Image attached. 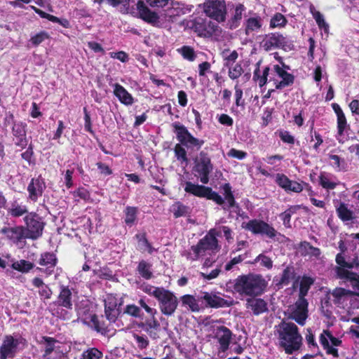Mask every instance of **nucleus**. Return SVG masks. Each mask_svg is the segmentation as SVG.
Masks as SVG:
<instances>
[{"mask_svg":"<svg viewBox=\"0 0 359 359\" xmlns=\"http://www.w3.org/2000/svg\"><path fill=\"white\" fill-rule=\"evenodd\" d=\"M192 29L198 36L203 37H209L219 32V27L217 24L201 18L194 21Z\"/></svg>","mask_w":359,"mask_h":359,"instance_id":"16","label":"nucleus"},{"mask_svg":"<svg viewBox=\"0 0 359 359\" xmlns=\"http://www.w3.org/2000/svg\"><path fill=\"white\" fill-rule=\"evenodd\" d=\"M246 155L247 154L245 152L235 149H231L228 152L229 156L238 159H243L246 156Z\"/></svg>","mask_w":359,"mask_h":359,"instance_id":"64","label":"nucleus"},{"mask_svg":"<svg viewBox=\"0 0 359 359\" xmlns=\"http://www.w3.org/2000/svg\"><path fill=\"white\" fill-rule=\"evenodd\" d=\"M22 341V338H15L11 335L5 336L0 346V359L14 358Z\"/></svg>","mask_w":359,"mask_h":359,"instance_id":"12","label":"nucleus"},{"mask_svg":"<svg viewBox=\"0 0 359 359\" xmlns=\"http://www.w3.org/2000/svg\"><path fill=\"white\" fill-rule=\"evenodd\" d=\"M39 294L41 298L48 299L52 295V290L47 285L45 284L43 286L39 289Z\"/></svg>","mask_w":359,"mask_h":359,"instance_id":"62","label":"nucleus"},{"mask_svg":"<svg viewBox=\"0 0 359 359\" xmlns=\"http://www.w3.org/2000/svg\"><path fill=\"white\" fill-rule=\"evenodd\" d=\"M255 263H259V264L267 269H271L273 267V261L271 259L264 254L259 255L254 261Z\"/></svg>","mask_w":359,"mask_h":359,"instance_id":"45","label":"nucleus"},{"mask_svg":"<svg viewBox=\"0 0 359 359\" xmlns=\"http://www.w3.org/2000/svg\"><path fill=\"white\" fill-rule=\"evenodd\" d=\"M184 191L187 193L193 194L198 197H205L209 200H212L217 204H222L224 202L222 196L218 194L217 192L213 191L211 188L208 187L187 182L185 183Z\"/></svg>","mask_w":359,"mask_h":359,"instance_id":"8","label":"nucleus"},{"mask_svg":"<svg viewBox=\"0 0 359 359\" xmlns=\"http://www.w3.org/2000/svg\"><path fill=\"white\" fill-rule=\"evenodd\" d=\"M313 283V280L307 276H304L300 282L299 298L305 299L311 286Z\"/></svg>","mask_w":359,"mask_h":359,"instance_id":"35","label":"nucleus"},{"mask_svg":"<svg viewBox=\"0 0 359 359\" xmlns=\"http://www.w3.org/2000/svg\"><path fill=\"white\" fill-rule=\"evenodd\" d=\"M137 9L140 17L144 21L151 23L156 24L158 22V16L155 13L151 11L145 6L143 1H139L137 3Z\"/></svg>","mask_w":359,"mask_h":359,"instance_id":"23","label":"nucleus"},{"mask_svg":"<svg viewBox=\"0 0 359 359\" xmlns=\"http://www.w3.org/2000/svg\"><path fill=\"white\" fill-rule=\"evenodd\" d=\"M284 190L285 191L299 193L303 190V186L297 182L290 180V182H288L287 187Z\"/></svg>","mask_w":359,"mask_h":359,"instance_id":"58","label":"nucleus"},{"mask_svg":"<svg viewBox=\"0 0 359 359\" xmlns=\"http://www.w3.org/2000/svg\"><path fill=\"white\" fill-rule=\"evenodd\" d=\"M49 38V35L46 32L42 31L39 33L35 34L32 36L30 39V42L35 46H39L46 39Z\"/></svg>","mask_w":359,"mask_h":359,"instance_id":"51","label":"nucleus"},{"mask_svg":"<svg viewBox=\"0 0 359 359\" xmlns=\"http://www.w3.org/2000/svg\"><path fill=\"white\" fill-rule=\"evenodd\" d=\"M43 339L46 344L44 351V355H48L53 351L55 348V343L56 342V341L53 338L48 337H43Z\"/></svg>","mask_w":359,"mask_h":359,"instance_id":"55","label":"nucleus"},{"mask_svg":"<svg viewBox=\"0 0 359 359\" xmlns=\"http://www.w3.org/2000/svg\"><path fill=\"white\" fill-rule=\"evenodd\" d=\"M137 240V249L142 252H148L151 254L154 251V248L151 244L148 242L144 233H138L135 236Z\"/></svg>","mask_w":359,"mask_h":359,"instance_id":"32","label":"nucleus"},{"mask_svg":"<svg viewBox=\"0 0 359 359\" xmlns=\"http://www.w3.org/2000/svg\"><path fill=\"white\" fill-rule=\"evenodd\" d=\"M57 263V258L53 253L46 252L42 254L39 264L46 267V272L50 274Z\"/></svg>","mask_w":359,"mask_h":359,"instance_id":"29","label":"nucleus"},{"mask_svg":"<svg viewBox=\"0 0 359 359\" xmlns=\"http://www.w3.org/2000/svg\"><path fill=\"white\" fill-rule=\"evenodd\" d=\"M216 229L219 233L218 236H221V233H223L224 236L229 243L233 242L232 231L228 226H222Z\"/></svg>","mask_w":359,"mask_h":359,"instance_id":"56","label":"nucleus"},{"mask_svg":"<svg viewBox=\"0 0 359 359\" xmlns=\"http://www.w3.org/2000/svg\"><path fill=\"white\" fill-rule=\"evenodd\" d=\"M137 271L142 278L147 280L152 277L151 264L144 260L140 262L137 266Z\"/></svg>","mask_w":359,"mask_h":359,"instance_id":"34","label":"nucleus"},{"mask_svg":"<svg viewBox=\"0 0 359 359\" xmlns=\"http://www.w3.org/2000/svg\"><path fill=\"white\" fill-rule=\"evenodd\" d=\"M175 133L180 142L188 149L198 150L204 144L203 140L194 137L187 129V128L180 123L173 124Z\"/></svg>","mask_w":359,"mask_h":359,"instance_id":"7","label":"nucleus"},{"mask_svg":"<svg viewBox=\"0 0 359 359\" xmlns=\"http://www.w3.org/2000/svg\"><path fill=\"white\" fill-rule=\"evenodd\" d=\"M124 312L135 318H140L142 316L140 309L135 304L127 305Z\"/></svg>","mask_w":359,"mask_h":359,"instance_id":"54","label":"nucleus"},{"mask_svg":"<svg viewBox=\"0 0 359 359\" xmlns=\"http://www.w3.org/2000/svg\"><path fill=\"white\" fill-rule=\"evenodd\" d=\"M337 212L339 217L343 221H350L353 219V212L344 203H341L337 208Z\"/></svg>","mask_w":359,"mask_h":359,"instance_id":"37","label":"nucleus"},{"mask_svg":"<svg viewBox=\"0 0 359 359\" xmlns=\"http://www.w3.org/2000/svg\"><path fill=\"white\" fill-rule=\"evenodd\" d=\"M134 338L140 348H145L149 345V341L146 337L135 334Z\"/></svg>","mask_w":359,"mask_h":359,"instance_id":"63","label":"nucleus"},{"mask_svg":"<svg viewBox=\"0 0 359 359\" xmlns=\"http://www.w3.org/2000/svg\"><path fill=\"white\" fill-rule=\"evenodd\" d=\"M13 134L18 137H23L26 135L25 124L22 122L15 123L13 126Z\"/></svg>","mask_w":359,"mask_h":359,"instance_id":"53","label":"nucleus"},{"mask_svg":"<svg viewBox=\"0 0 359 359\" xmlns=\"http://www.w3.org/2000/svg\"><path fill=\"white\" fill-rule=\"evenodd\" d=\"M286 19L281 13H276L271 20L270 26L271 27H283L286 24Z\"/></svg>","mask_w":359,"mask_h":359,"instance_id":"49","label":"nucleus"},{"mask_svg":"<svg viewBox=\"0 0 359 359\" xmlns=\"http://www.w3.org/2000/svg\"><path fill=\"white\" fill-rule=\"evenodd\" d=\"M329 159L330 165L337 171H341L344 168V161L337 155H330Z\"/></svg>","mask_w":359,"mask_h":359,"instance_id":"47","label":"nucleus"},{"mask_svg":"<svg viewBox=\"0 0 359 359\" xmlns=\"http://www.w3.org/2000/svg\"><path fill=\"white\" fill-rule=\"evenodd\" d=\"M320 184L327 189H334L337 185V183L332 180L328 176L323 175L320 177Z\"/></svg>","mask_w":359,"mask_h":359,"instance_id":"52","label":"nucleus"},{"mask_svg":"<svg viewBox=\"0 0 359 359\" xmlns=\"http://www.w3.org/2000/svg\"><path fill=\"white\" fill-rule=\"evenodd\" d=\"M200 6L208 18L219 23L226 21L227 15L226 0H205Z\"/></svg>","mask_w":359,"mask_h":359,"instance_id":"5","label":"nucleus"},{"mask_svg":"<svg viewBox=\"0 0 359 359\" xmlns=\"http://www.w3.org/2000/svg\"><path fill=\"white\" fill-rule=\"evenodd\" d=\"M11 266L16 271H20L22 273H27L33 268L34 265L28 261L21 259L13 262Z\"/></svg>","mask_w":359,"mask_h":359,"instance_id":"36","label":"nucleus"},{"mask_svg":"<svg viewBox=\"0 0 359 359\" xmlns=\"http://www.w3.org/2000/svg\"><path fill=\"white\" fill-rule=\"evenodd\" d=\"M26 224V233L28 238L36 239L41 236L43 223L41 221V218L35 213H29L25 218Z\"/></svg>","mask_w":359,"mask_h":359,"instance_id":"13","label":"nucleus"},{"mask_svg":"<svg viewBox=\"0 0 359 359\" xmlns=\"http://www.w3.org/2000/svg\"><path fill=\"white\" fill-rule=\"evenodd\" d=\"M194 170L200 177V180L203 184H208L209 182V175L212 171L213 166L208 155L204 151H201L194 160Z\"/></svg>","mask_w":359,"mask_h":359,"instance_id":"10","label":"nucleus"},{"mask_svg":"<svg viewBox=\"0 0 359 359\" xmlns=\"http://www.w3.org/2000/svg\"><path fill=\"white\" fill-rule=\"evenodd\" d=\"M336 262L338 264L334 268L337 278L342 280L345 284L351 286L353 290H359V275L350 271L355 266L357 261L348 262L345 260L342 254L339 253L336 256Z\"/></svg>","mask_w":359,"mask_h":359,"instance_id":"4","label":"nucleus"},{"mask_svg":"<svg viewBox=\"0 0 359 359\" xmlns=\"http://www.w3.org/2000/svg\"><path fill=\"white\" fill-rule=\"evenodd\" d=\"M217 236L219 233L216 229H212L196 245L191 246V249L186 253V257L191 261L197 260L199 257L207 254L215 253L219 250Z\"/></svg>","mask_w":359,"mask_h":359,"instance_id":"3","label":"nucleus"},{"mask_svg":"<svg viewBox=\"0 0 359 359\" xmlns=\"http://www.w3.org/2000/svg\"><path fill=\"white\" fill-rule=\"evenodd\" d=\"M55 304L67 309H72V294L71 290L68 287L64 286L61 287Z\"/></svg>","mask_w":359,"mask_h":359,"instance_id":"24","label":"nucleus"},{"mask_svg":"<svg viewBox=\"0 0 359 359\" xmlns=\"http://www.w3.org/2000/svg\"><path fill=\"white\" fill-rule=\"evenodd\" d=\"M174 151L175 156L178 161H180L181 163H187L188 158L187 157V151L181 143L177 144L175 145Z\"/></svg>","mask_w":359,"mask_h":359,"instance_id":"42","label":"nucleus"},{"mask_svg":"<svg viewBox=\"0 0 359 359\" xmlns=\"http://www.w3.org/2000/svg\"><path fill=\"white\" fill-rule=\"evenodd\" d=\"M159 304V309L162 313L172 316L178 306V299L174 293L163 287L156 299Z\"/></svg>","mask_w":359,"mask_h":359,"instance_id":"9","label":"nucleus"},{"mask_svg":"<svg viewBox=\"0 0 359 359\" xmlns=\"http://www.w3.org/2000/svg\"><path fill=\"white\" fill-rule=\"evenodd\" d=\"M246 229L254 233L264 234L270 238H276L277 241H283L285 236L269 224L259 220H250L246 224Z\"/></svg>","mask_w":359,"mask_h":359,"instance_id":"11","label":"nucleus"},{"mask_svg":"<svg viewBox=\"0 0 359 359\" xmlns=\"http://www.w3.org/2000/svg\"><path fill=\"white\" fill-rule=\"evenodd\" d=\"M137 208L134 207H126L125 210V222L127 225L131 226L134 224L137 218Z\"/></svg>","mask_w":359,"mask_h":359,"instance_id":"38","label":"nucleus"},{"mask_svg":"<svg viewBox=\"0 0 359 359\" xmlns=\"http://www.w3.org/2000/svg\"><path fill=\"white\" fill-rule=\"evenodd\" d=\"M114 87V93L121 103L126 105H131L133 103L132 95L122 86L116 83Z\"/></svg>","mask_w":359,"mask_h":359,"instance_id":"28","label":"nucleus"},{"mask_svg":"<svg viewBox=\"0 0 359 359\" xmlns=\"http://www.w3.org/2000/svg\"><path fill=\"white\" fill-rule=\"evenodd\" d=\"M45 188L46 184L41 177L32 179L27 187L29 198L33 201H36L38 198L42 196Z\"/></svg>","mask_w":359,"mask_h":359,"instance_id":"20","label":"nucleus"},{"mask_svg":"<svg viewBox=\"0 0 359 359\" xmlns=\"http://www.w3.org/2000/svg\"><path fill=\"white\" fill-rule=\"evenodd\" d=\"M313 16L319 27L324 29V30L327 32L328 29V25L325 22L323 15L318 11H315L313 13Z\"/></svg>","mask_w":359,"mask_h":359,"instance_id":"57","label":"nucleus"},{"mask_svg":"<svg viewBox=\"0 0 359 359\" xmlns=\"http://www.w3.org/2000/svg\"><path fill=\"white\" fill-rule=\"evenodd\" d=\"M151 317L152 318L151 320H146L144 323L145 330L149 333L150 336H152V330L158 331L160 328V324L156 319L155 316Z\"/></svg>","mask_w":359,"mask_h":359,"instance_id":"46","label":"nucleus"},{"mask_svg":"<svg viewBox=\"0 0 359 359\" xmlns=\"http://www.w3.org/2000/svg\"><path fill=\"white\" fill-rule=\"evenodd\" d=\"M222 56L226 61L225 65L229 66L230 64L233 63L238 58V53L236 50L230 51L229 50H224L222 53Z\"/></svg>","mask_w":359,"mask_h":359,"instance_id":"44","label":"nucleus"},{"mask_svg":"<svg viewBox=\"0 0 359 359\" xmlns=\"http://www.w3.org/2000/svg\"><path fill=\"white\" fill-rule=\"evenodd\" d=\"M273 77L269 79V81L273 82L276 89L284 88L294 83V76L288 73L283 67L276 65L273 66Z\"/></svg>","mask_w":359,"mask_h":359,"instance_id":"14","label":"nucleus"},{"mask_svg":"<svg viewBox=\"0 0 359 359\" xmlns=\"http://www.w3.org/2000/svg\"><path fill=\"white\" fill-rule=\"evenodd\" d=\"M308 305L309 303L306 299L298 298L294 304L288 306L285 314L288 319L293 320L303 326L309 316Z\"/></svg>","mask_w":359,"mask_h":359,"instance_id":"6","label":"nucleus"},{"mask_svg":"<svg viewBox=\"0 0 359 359\" xmlns=\"http://www.w3.org/2000/svg\"><path fill=\"white\" fill-rule=\"evenodd\" d=\"M245 11V6L241 4H238L235 6L234 12L231 17V18L228 21V25L230 29H236L237 28L242 20V16L243 13Z\"/></svg>","mask_w":359,"mask_h":359,"instance_id":"30","label":"nucleus"},{"mask_svg":"<svg viewBox=\"0 0 359 359\" xmlns=\"http://www.w3.org/2000/svg\"><path fill=\"white\" fill-rule=\"evenodd\" d=\"M104 302L106 317L109 321L114 322L118 314L116 299L113 296L109 295Z\"/></svg>","mask_w":359,"mask_h":359,"instance_id":"25","label":"nucleus"},{"mask_svg":"<svg viewBox=\"0 0 359 359\" xmlns=\"http://www.w3.org/2000/svg\"><path fill=\"white\" fill-rule=\"evenodd\" d=\"M1 233L15 243L27 238L25 228L23 226L5 227L1 230Z\"/></svg>","mask_w":359,"mask_h":359,"instance_id":"22","label":"nucleus"},{"mask_svg":"<svg viewBox=\"0 0 359 359\" xmlns=\"http://www.w3.org/2000/svg\"><path fill=\"white\" fill-rule=\"evenodd\" d=\"M201 299L211 307L217 308L229 306V304L227 303L226 300L215 294H210L208 292H204L203 295L201 297Z\"/></svg>","mask_w":359,"mask_h":359,"instance_id":"31","label":"nucleus"},{"mask_svg":"<svg viewBox=\"0 0 359 359\" xmlns=\"http://www.w3.org/2000/svg\"><path fill=\"white\" fill-rule=\"evenodd\" d=\"M354 291H351L348 290H346L342 287H337L335 288L332 292V296L333 297V302L334 304L340 306L349 297L352 296L353 294H356V291L353 290Z\"/></svg>","mask_w":359,"mask_h":359,"instance_id":"27","label":"nucleus"},{"mask_svg":"<svg viewBox=\"0 0 359 359\" xmlns=\"http://www.w3.org/2000/svg\"><path fill=\"white\" fill-rule=\"evenodd\" d=\"M232 332L224 326L217 327L214 330V337L219 343V353L226 352L229 347L232 339Z\"/></svg>","mask_w":359,"mask_h":359,"instance_id":"17","label":"nucleus"},{"mask_svg":"<svg viewBox=\"0 0 359 359\" xmlns=\"http://www.w3.org/2000/svg\"><path fill=\"white\" fill-rule=\"evenodd\" d=\"M278 344L287 354L299 351L302 345V337L297 326L290 322L282 321L276 326Z\"/></svg>","mask_w":359,"mask_h":359,"instance_id":"1","label":"nucleus"},{"mask_svg":"<svg viewBox=\"0 0 359 359\" xmlns=\"http://www.w3.org/2000/svg\"><path fill=\"white\" fill-rule=\"evenodd\" d=\"M221 189L224 196V198L222 196L224 202L219 205H222V208L224 210H229L231 208H233L236 212L239 209V207L235 201V198L231 191V187L229 183H226L222 186Z\"/></svg>","mask_w":359,"mask_h":359,"instance_id":"19","label":"nucleus"},{"mask_svg":"<svg viewBox=\"0 0 359 359\" xmlns=\"http://www.w3.org/2000/svg\"><path fill=\"white\" fill-rule=\"evenodd\" d=\"M290 179L283 174H277L276 175V182L283 189H285L288 182H290Z\"/></svg>","mask_w":359,"mask_h":359,"instance_id":"60","label":"nucleus"},{"mask_svg":"<svg viewBox=\"0 0 359 359\" xmlns=\"http://www.w3.org/2000/svg\"><path fill=\"white\" fill-rule=\"evenodd\" d=\"M177 51L183 56V57L189 61H194L196 57L194 50L190 46H184L178 49Z\"/></svg>","mask_w":359,"mask_h":359,"instance_id":"43","label":"nucleus"},{"mask_svg":"<svg viewBox=\"0 0 359 359\" xmlns=\"http://www.w3.org/2000/svg\"><path fill=\"white\" fill-rule=\"evenodd\" d=\"M182 302L184 305L187 306L192 311H198L199 310L198 302L192 295H184L182 297Z\"/></svg>","mask_w":359,"mask_h":359,"instance_id":"40","label":"nucleus"},{"mask_svg":"<svg viewBox=\"0 0 359 359\" xmlns=\"http://www.w3.org/2000/svg\"><path fill=\"white\" fill-rule=\"evenodd\" d=\"M261 44L265 50L269 51L274 48H285L286 40L278 33H271L265 36Z\"/></svg>","mask_w":359,"mask_h":359,"instance_id":"18","label":"nucleus"},{"mask_svg":"<svg viewBox=\"0 0 359 359\" xmlns=\"http://www.w3.org/2000/svg\"><path fill=\"white\" fill-rule=\"evenodd\" d=\"M346 126V119L344 114L337 116L338 135L337 139L340 143H344L343 132Z\"/></svg>","mask_w":359,"mask_h":359,"instance_id":"39","label":"nucleus"},{"mask_svg":"<svg viewBox=\"0 0 359 359\" xmlns=\"http://www.w3.org/2000/svg\"><path fill=\"white\" fill-rule=\"evenodd\" d=\"M163 287H154L151 285L145 286L144 291L149 294V295L154 296L156 299H157L160 292H161Z\"/></svg>","mask_w":359,"mask_h":359,"instance_id":"61","label":"nucleus"},{"mask_svg":"<svg viewBox=\"0 0 359 359\" xmlns=\"http://www.w3.org/2000/svg\"><path fill=\"white\" fill-rule=\"evenodd\" d=\"M233 284L236 292L241 296L248 297L260 295L266 287L265 279L261 275L255 273L239 276Z\"/></svg>","mask_w":359,"mask_h":359,"instance_id":"2","label":"nucleus"},{"mask_svg":"<svg viewBox=\"0 0 359 359\" xmlns=\"http://www.w3.org/2000/svg\"><path fill=\"white\" fill-rule=\"evenodd\" d=\"M8 212L13 217H20L27 212L25 205L13 204L9 209Z\"/></svg>","mask_w":359,"mask_h":359,"instance_id":"48","label":"nucleus"},{"mask_svg":"<svg viewBox=\"0 0 359 359\" xmlns=\"http://www.w3.org/2000/svg\"><path fill=\"white\" fill-rule=\"evenodd\" d=\"M170 211L177 218L189 215L190 213V208L180 202H176L171 206Z\"/></svg>","mask_w":359,"mask_h":359,"instance_id":"33","label":"nucleus"},{"mask_svg":"<svg viewBox=\"0 0 359 359\" xmlns=\"http://www.w3.org/2000/svg\"><path fill=\"white\" fill-rule=\"evenodd\" d=\"M246 309L254 315L258 316L268 311L267 302L261 298H248L245 304Z\"/></svg>","mask_w":359,"mask_h":359,"instance_id":"21","label":"nucleus"},{"mask_svg":"<svg viewBox=\"0 0 359 359\" xmlns=\"http://www.w3.org/2000/svg\"><path fill=\"white\" fill-rule=\"evenodd\" d=\"M102 353L95 348H90L83 352L81 359H101Z\"/></svg>","mask_w":359,"mask_h":359,"instance_id":"41","label":"nucleus"},{"mask_svg":"<svg viewBox=\"0 0 359 359\" xmlns=\"http://www.w3.org/2000/svg\"><path fill=\"white\" fill-rule=\"evenodd\" d=\"M319 341L327 354L339 357L338 350L335 347L341 346V340L334 337L329 330H324L319 337Z\"/></svg>","mask_w":359,"mask_h":359,"instance_id":"15","label":"nucleus"},{"mask_svg":"<svg viewBox=\"0 0 359 359\" xmlns=\"http://www.w3.org/2000/svg\"><path fill=\"white\" fill-rule=\"evenodd\" d=\"M294 277L293 270L289 267H287L283 271L279 283L281 285H287L289 284L291 279Z\"/></svg>","mask_w":359,"mask_h":359,"instance_id":"50","label":"nucleus"},{"mask_svg":"<svg viewBox=\"0 0 359 359\" xmlns=\"http://www.w3.org/2000/svg\"><path fill=\"white\" fill-rule=\"evenodd\" d=\"M244 26L246 35H250L255 32H257L262 27V19L257 15L250 17L245 20Z\"/></svg>","mask_w":359,"mask_h":359,"instance_id":"26","label":"nucleus"},{"mask_svg":"<svg viewBox=\"0 0 359 359\" xmlns=\"http://www.w3.org/2000/svg\"><path fill=\"white\" fill-rule=\"evenodd\" d=\"M243 72L241 65L236 64L233 67L229 69V76L231 79H236L242 74Z\"/></svg>","mask_w":359,"mask_h":359,"instance_id":"59","label":"nucleus"}]
</instances>
